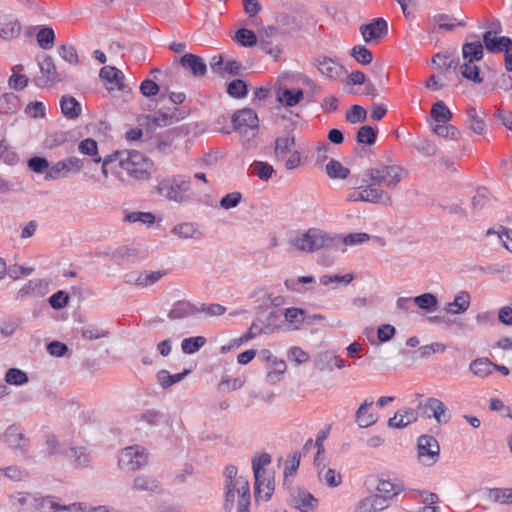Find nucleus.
I'll use <instances>...</instances> for the list:
<instances>
[{
	"instance_id": "f257e3e1",
	"label": "nucleus",
	"mask_w": 512,
	"mask_h": 512,
	"mask_svg": "<svg viewBox=\"0 0 512 512\" xmlns=\"http://www.w3.org/2000/svg\"><path fill=\"white\" fill-rule=\"evenodd\" d=\"M407 175V170L397 164H380L368 168L362 174L363 185L351 189L346 200L373 204L391 202V196L382 187L394 190Z\"/></svg>"
},
{
	"instance_id": "f03ea898",
	"label": "nucleus",
	"mask_w": 512,
	"mask_h": 512,
	"mask_svg": "<svg viewBox=\"0 0 512 512\" xmlns=\"http://www.w3.org/2000/svg\"><path fill=\"white\" fill-rule=\"evenodd\" d=\"M118 165L130 177L137 180L149 179L154 167L153 162L138 151L127 153L125 158L120 159Z\"/></svg>"
},
{
	"instance_id": "7ed1b4c3",
	"label": "nucleus",
	"mask_w": 512,
	"mask_h": 512,
	"mask_svg": "<svg viewBox=\"0 0 512 512\" xmlns=\"http://www.w3.org/2000/svg\"><path fill=\"white\" fill-rule=\"evenodd\" d=\"M191 181L189 177L178 175L162 179L156 189L160 195L175 202H183L187 199Z\"/></svg>"
},
{
	"instance_id": "20e7f679",
	"label": "nucleus",
	"mask_w": 512,
	"mask_h": 512,
	"mask_svg": "<svg viewBox=\"0 0 512 512\" xmlns=\"http://www.w3.org/2000/svg\"><path fill=\"white\" fill-rule=\"evenodd\" d=\"M238 470L235 466H227L224 472L226 478V487H235L238 496V511L249 512L250 506V487L248 481L237 475Z\"/></svg>"
},
{
	"instance_id": "39448f33",
	"label": "nucleus",
	"mask_w": 512,
	"mask_h": 512,
	"mask_svg": "<svg viewBox=\"0 0 512 512\" xmlns=\"http://www.w3.org/2000/svg\"><path fill=\"white\" fill-rule=\"evenodd\" d=\"M148 463V453L142 446L135 445L122 450L119 465L130 471H135Z\"/></svg>"
},
{
	"instance_id": "423d86ee",
	"label": "nucleus",
	"mask_w": 512,
	"mask_h": 512,
	"mask_svg": "<svg viewBox=\"0 0 512 512\" xmlns=\"http://www.w3.org/2000/svg\"><path fill=\"white\" fill-rule=\"evenodd\" d=\"M327 235L321 230L311 228L306 233L296 237L292 244L300 251L313 252L326 245Z\"/></svg>"
},
{
	"instance_id": "0eeeda50",
	"label": "nucleus",
	"mask_w": 512,
	"mask_h": 512,
	"mask_svg": "<svg viewBox=\"0 0 512 512\" xmlns=\"http://www.w3.org/2000/svg\"><path fill=\"white\" fill-rule=\"evenodd\" d=\"M84 166L83 160L77 157H68L56 162L52 165L46 173V180H56L65 178L70 174L78 173Z\"/></svg>"
},
{
	"instance_id": "6e6552de",
	"label": "nucleus",
	"mask_w": 512,
	"mask_h": 512,
	"mask_svg": "<svg viewBox=\"0 0 512 512\" xmlns=\"http://www.w3.org/2000/svg\"><path fill=\"white\" fill-rule=\"evenodd\" d=\"M418 458L424 465L431 466L437 462L440 452L438 441L429 435H422L417 443Z\"/></svg>"
},
{
	"instance_id": "1a4fd4ad",
	"label": "nucleus",
	"mask_w": 512,
	"mask_h": 512,
	"mask_svg": "<svg viewBox=\"0 0 512 512\" xmlns=\"http://www.w3.org/2000/svg\"><path fill=\"white\" fill-rule=\"evenodd\" d=\"M418 408L424 416L434 417L440 424L447 423L450 419L446 406L437 398H428L425 402L419 403Z\"/></svg>"
},
{
	"instance_id": "9d476101",
	"label": "nucleus",
	"mask_w": 512,
	"mask_h": 512,
	"mask_svg": "<svg viewBox=\"0 0 512 512\" xmlns=\"http://www.w3.org/2000/svg\"><path fill=\"white\" fill-rule=\"evenodd\" d=\"M233 127L240 133H246L249 129L258 128V116L250 108H244L236 112L232 117Z\"/></svg>"
},
{
	"instance_id": "9b49d317",
	"label": "nucleus",
	"mask_w": 512,
	"mask_h": 512,
	"mask_svg": "<svg viewBox=\"0 0 512 512\" xmlns=\"http://www.w3.org/2000/svg\"><path fill=\"white\" fill-rule=\"evenodd\" d=\"M40 71L42 73L41 77L36 78V84L38 86H47L49 84H53L55 82L61 81V77L57 72L56 66L52 57L45 56L39 62Z\"/></svg>"
},
{
	"instance_id": "f8f14e48",
	"label": "nucleus",
	"mask_w": 512,
	"mask_h": 512,
	"mask_svg": "<svg viewBox=\"0 0 512 512\" xmlns=\"http://www.w3.org/2000/svg\"><path fill=\"white\" fill-rule=\"evenodd\" d=\"M275 93L277 102L285 107H294L304 99L302 89H289L284 84H278Z\"/></svg>"
},
{
	"instance_id": "ddd939ff",
	"label": "nucleus",
	"mask_w": 512,
	"mask_h": 512,
	"mask_svg": "<svg viewBox=\"0 0 512 512\" xmlns=\"http://www.w3.org/2000/svg\"><path fill=\"white\" fill-rule=\"evenodd\" d=\"M360 30L364 40L371 42L384 37L388 32V25L383 18H377L370 24L361 26Z\"/></svg>"
},
{
	"instance_id": "4468645a",
	"label": "nucleus",
	"mask_w": 512,
	"mask_h": 512,
	"mask_svg": "<svg viewBox=\"0 0 512 512\" xmlns=\"http://www.w3.org/2000/svg\"><path fill=\"white\" fill-rule=\"evenodd\" d=\"M179 63L195 77H202L206 74L207 66L198 55L187 53L179 59Z\"/></svg>"
},
{
	"instance_id": "2eb2a0df",
	"label": "nucleus",
	"mask_w": 512,
	"mask_h": 512,
	"mask_svg": "<svg viewBox=\"0 0 512 512\" xmlns=\"http://www.w3.org/2000/svg\"><path fill=\"white\" fill-rule=\"evenodd\" d=\"M315 65L322 75L331 79H336L343 73V67L333 59L326 56L317 57L315 59Z\"/></svg>"
},
{
	"instance_id": "dca6fc26",
	"label": "nucleus",
	"mask_w": 512,
	"mask_h": 512,
	"mask_svg": "<svg viewBox=\"0 0 512 512\" xmlns=\"http://www.w3.org/2000/svg\"><path fill=\"white\" fill-rule=\"evenodd\" d=\"M417 419L418 412L416 410L412 408H404L397 411L395 415L389 419L388 425L392 428L401 429L416 422Z\"/></svg>"
},
{
	"instance_id": "f3484780",
	"label": "nucleus",
	"mask_w": 512,
	"mask_h": 512,
	"mask_svg": "<svg viewBox=\"0 0 512 512\" xmlns=\"http://www.w3.org/2000/svg\"><path fill=\"white\" fill-rule=\"evenodd\" d=\"M372 405V400H365L356 411V422L361 428L370 427L377 422V414L370 411Z\"/></svg>"
},
{
	"instance_id": "a211bd4d",
	"label": "nucleus",
	"mask_w": 512,
	"mask_h": 512,
	"mask_svg": "<svg viewBox=\"0 0 512 512\" xmlns=\"http://www.w3.org/2000/svg\"><path fill=\"white\" fill-rule=\"evenodd\" d=\"M389 503L377 494L370 495L356 505V512H378L386 509Z\"/></svg>"
},
{
	"instance_id": "6ab92c4d",
	"label": "nucleus",
	"mask_w": 512,
	"mask_h": 512,
	"mask_svg": "<svg viewBox=\"0 0 512 512\" xmlns=\"http://www.w3.org/2000/svg\"><path fill=\"white\" fill-rule=\"evenodd\" d=\"M377 491L381 498H383L386 503H389L391 499L401 493L405 488L403 483L401 482H391L389 480H380L377 485Z\"/></svg>"
},
{
	"instance_id": "aec40b11",
	"label": "nucleus",
	"mask_w": 512,
	"mask_h": 512,
	"mask_svg": "<svg viewBox=\"0 0 512 512\" xmlns=\"http://www.w3.org/2000/svg\"><path fill=\"white\" fill-rule=\"evenodd\" d=\"M36 507L43 512H58L61 510H72L75 512V509L82 510V503H73L69 506H61L53 497H43L36 500Z\"/></svg>"
},
{
	"instance_id": "412c9836",
	"label": "nucleus",
	"mask_w": 512,
	"mask_h": 512,
	"mask_svg": "<svg viewBox=\"0 0 512 512\" xmlns=\"http://www.w3.org/2000/svg\"><path fill=\"white\" fill-rule=\"evenodd\" d=\"M21 33V24L17 19L4 18L0 21V37L3 40L11 41Z\"/></svg>"
},
{
	"instance_id": "4be33fe9",
	"label": "nucleus",
	"mask_w": 512,
	"mask_h": 512,
	"mask_svg": "<svg viewBox=\"0 0 512 512\" xmlns=\"http://www.w3.org/2000/svg\"><path fill=\"white\" fill-rule=\"evenodd\" d=\"M483 42L487 50L491 52L504 51L507 46L512 44L511 39L507 37H499L496 33L491 31H488L483 35Z\"/></svg>"
},
{
	"instance_id": "5701e85b",
	"label": "nucleus",
	"mask_w": 512,
	"mask_h": 512,
	"mask_svg": "<svg viewBox=\"0 0 512 512\" xmlns=\"http://www.w3.org/2000/svg\"><path fill=\"white\" fill-rule=\"evenodd\" d=\"M164 275L165 273L161 271H143L129 275L128 282L137 286H148L159 281Z\"/></svg>"
},
{
	"instance_id": "b1692460",
	"label": "nucleus",
	"mask_w": 512,
	"mask_h": 512,
	"mask_svg": "<svg viewBox=\"0 0 512 512\" xmlns=\"http://www.w3.org/2000/svg\"><path fill=\"white\" fill-rule=\"evenodd\" d=\"M294 506L302 512H315L318 500L309 492L300 491L293 499Z\"/></svg>"
},
{
	"instance_id": "393cba45",
	"label": "nucleus",
	"mask_w": 512,
	"mask_h": 512,
	"mask_svg": "<svg viewBox=\"0 0 512 512\" xmlns=\"http://www.w3.org/2000/svg\"><path fill=\"white\" fill-rule=\"evenodd\" d=\"M198 313V307L188 301L176 302L169 311L170 319H181Z\"/></svg>"
},
{
	"instance_id": "a878e982",
	"label": "nucleus",
	"mask_w": 512,
	"mask_h": 512,
	"mask_svg": "<svg viewBox=\"0 0 512 512\" xmlns=\"http://www.w3.org/2000/svg\"><path fill=\"white\" fill-rule=\"evenodd\" d=\"M411 498L419 499L425 506L420 512H440L439 507L435 506L438 503L439 498L435 493L418 491L411 494Z\"/></svg>"
},
{
	"instance_id": "bb28decb",
	"label": "nucleus",
	"mask_w": 512,
	"mask_h": 512,
	"mask_svg": "<svg viewBox=\"0 0 512 512\" xmlns=\"http://www.w3.org/2000/svg\"><path fill=\"white\" fill-rule=\"evenodd\" d=\"M4 439L9 446L14 448H23L27 442L21 428L16 425L7 428L4 433Z\"/></svg>"
},
{
	"instance_id": "cd10ccee",
	"label": "nucleus",
	"mask_w": 512,
	"mask_h": 512,
	"mask_svg": "<svg viewBox=\"0 0 512 512\" xmlns=\"http://www.w3.org/2000/svg\"><path fill=\"white\" fill-rule=\"evenodd\" d=\"M60 106L63 115L69 119H75L81 114V105L72 96H63Z\"/></svg>"
},
{
	"instance_id": "c85d7f7f",
	"label": "nucleus",
	"mask_w": 512,
	"mask_h": 512,
	"mask_svg": "<svg viewBox=\"0 0 512 512\" xmlns=\"http://www.w3.org/2000/svg\"><path fill=\"white\" fill-rule=\"evenodd\" d=\"M294 144L295 137L290 133L276 138L274 148L276 158L283 159L294 146Z\"/></svg>"
},
{
	"instance_id": "c756f323",
	"label": "nucleus",
	"mask_w": 512,
	"mask_h": 512,
	"mask_svg": "<svg viewBox=\"0 0 512 512\" xmlns=\"http://www.w3.org/2000/svg\"><path fill=\"white\" fill-rule=\"evenodd\" d=\"M133 488L138 491L159 492L160 483L157 479L146 475L137 476L133 482Z\"/></svg>"
},
{
	"instance_id": "7c9ffc66",
	"label": "nucleus",
	"mask_w": 512,
	"mask_h": 512,
	"mask_svg": "<svg viewBox=\"0 0 512 512\" xmlns=\"http://www.w3.org/2000/svg\"><path fill=\"white\" fill-rule=\"evenodd\" d=\"M471 372L480 378H485L493 372V362L488 358H477L470 364Z\"/></svg>"
},
{
	"instance_id": "2f4dec72",
	"label": "nucleus",
	"mask_w": 512,
	"mask_h": 512,
	"mask_svg": "<svg viewBox=\"0 0 512 512\" xmlns=\"http://www.w3.org/2000/svg\"><path fill=\"white\" fill-rule=\"evenodd\" d=\"M464 61L476 62L483 57V45L480 41L465 43L462 47Z\"/></svg>"
},
{
	"instance_id": "473e14b6",
	"label": "nucleus",
	"mask_w": 512,
	"mask_h": 512,
	"mask_svg": "<svg viewBox=\"0 0 512 512\" xmlns=\"http://www.w3.org/2000/svg\"><path fill=\"white\" fill-rule=\"evenodd\" d=\"M325 170L327 175L332 179H346L350 174V169L335 159H331L326 164Z\"/></svg>"
},
{
	"instance_id": "72a5a7b5",
	"label": "nucleus",
	"mask_w": 512,
	"mask_h": 512,
	"mask_svg": "<svg viewBox=\"0 0 512 512\" xmlns=\"http://www.w3.org/2000/svg\"><path fill=\"white\" fill-rule=\"evenodd\" d=\"M274 172L272 165L263 161H254L249 167V173L253 176H257L261 180H268L271 178Z\"/></svg>"
},
{
	"instance_id": "f704fd0d",
	"label": "nucleus",
	"mask_w": 512,
	"mask_h": 512,
	"mask_svg": "<svg viewBox=\"0 0 512 512\" xmlns=\"http://www.w3.org/2000/svg\"><path fill=\"white\" fill-rule=\"evenodd\" d=\"M274 491L271 481H265L262 478L255 479V498L256 500L267 501L270 499Z\"/></svg>"
},
{
	"instance_id": "c9c22d12",
	"label": "nucleus",
	"mask_w": 512,
	"mask_h": 512,
	"mask_svg": "<svg viewBox=\"0 0 512 512\" xmlns=\"http://www.w3.org/2000/svg\"><path fill=\"white\" fill-rule=\"evenodd\" d=\"M467 114V122L469 128L475 132L476 134L482 135L485 132V122L484 120L478 116V113L474 107H469L466 110Z\"/></svg>"
},
{
	"instance_id": "e433bc0d",
	"label": "nucleus",
	"mask_w": 512,
	"mask_h": 512,
	"mask_svg": "<svg viewBox=\"0 0 512 512\" xmlns=\"http://www.w3.org/2000/svg\"><path fill=\"white\" fill-rule=\"evenodd\" d=\"M65 455L77 467L86 466L89 463V455L83 447H71Z\"/></svg>"
},
{
	"instance_id": "4c0bfd02",
	"label": "nucleus",
	"mask_w": 512,
	"mask_h": 512,
	"mask_svg": "<svg viewBox=\"0 0 512 512\" xmlns=\"http://www.w3.org/2000/svg\"><path fill=\"white\" fill-rule=\"evenodd\" d=\"M470 296L467 292L458 294L452 303H449L447 311L452 314H458L468 309Z\"/></svg>"
},
{
	"instance_id": "58836bf2",
	"label": "nucleus",
	"mask_w": 512,
	"mask_h": 512,
	"mask_svg": "<svg viewBox=\"0 0 512 512\" xmlns=\"http://www.w3.org/2000/svg\"><path fill=\"white\" fill-rule=\"evenodd\" d=\"M431 116L436 122H449L452 119V112L443 101H437L431 108Z\"/></svg>"
},
{
	"instance_id": "ea45409f",
	"label": "nucleus",
	"mask_w": 512,
	"mask_h": 512,
	"mask_svg": "<svg viewBox=\"0 0 512 512\" xmlns=\"http://www.w3.org/2000/svg\"><path fill=\"white\" fill-rule=\"evenodd\" d=\"M99 76L102 80L115 85H119L124 78L123 73L113 66H104L101 68Z\"/></svg>"
},
{
	"instance_id": "a19ab883",
	"label": "nucleus",
	"mask_w": 512,
	"mask_h": 512,
	"mask_svg": "<svg viewBox=\"0 0 512 512\" xmlns=\"http://www.w3.org/2000/svg\"><path fill=\"white\" fill-rule=\"evenodd\" d=\"M79 151L82 154H86L93 157L95 163L101 162V156L98 154L97 142L92 138L82 140L78 146Z\"/></svg>"
},
{
	"instance_id": "79ce46f5",
	"label": "nucleus",
	"mask_w": 512,
	"mask_h": 512,
	"mask_svg": "<svg viewBox=\"0 0 512 512\" xmlns=\"http://www.w3.org/2000/svg\"><path fill=\"white\" fill-rule=\"evenodd\" d=\"M38 45L43 49L52 48L55 41L54 30L50 27H42L36 35Z\"/></svg>"
},
{
	"instance_id": "37998d69",
	"label": "nucleus",
	"mask_w": 512,
	"mask_h": 512,
	"mask_svg": "<svg viewBox=\"0 0 512 512\" xmlns=\"http://www.w3.org/2000/svg\"><path fill=\"white\" fill-rule=\"evenodd\" d=\"M206 344V338L203 336H196L185 338L182 341L181 347L184 353L193 354L201 349Z\"/></svg>"
},
{
	"instance_id": "c03bdc74",
	"label": "nucleus",
	"mask_w": 512,
	"mask_h": 512,
	"mask_svg": "<svg viewBox=\"0 0 512 512\" xmlns=\"http://www.w3.org/2000/svg\"><path fill=\"white\" fill-rule=\"evenodd\" d=\"M172 233L178 235L181 238H198L200 236L199 231L192 223H181L173 227Z\"/></svg>"
},
{
	"instance_id": "a18cd8bd",
	"label": "nucleus",
	"mask_w": 512,
	"mask_h": 512,
	"mask_svg": "<svg viewBox=\"0 0 512 512\" xmlns=\"http://www.w3.org/2000/svg\"><path fill=\"white\" fill-rule=\"evenodd\" d=\"M461 74L466 79L472 80L475 83L482 82V79L479 75V68L475 62L464 61V63L461 65Z\"/></svg>"
},
{
	"instance_id": "49530a36",
	"label": "nucleus",
	"mask_w": 512,
	"mask_h": 512,
	"mask_svg": "<svg viewBox=\"0 0 512 512\" xmlns=\"http://www.w3.org/2000/svg\"><path fill=\"white\" fill-rule=\"evenodd\" d=\"M227 93L234 98H244L248 93V88L243 80L236 79L228 84Z\"/></svg>"
},
{
	"instance_id": "de8ad7c7",
	"label": "nucleus",
	"mask_w": 512,
	"mask_h": 512,
	"mask_svg": "<svg viewBox=\"0 0 512 512\" xmlns=\"http://www.w3.org/2000/svg\"><path fill=\"white\" fill-rule=\"evenodd\" d=\"M447 123L448 122H437L433 128L434 133L440 137L456 139L459 135V131L454 126Z\"/></svg>"
},
{
	"instance_id": "09e8293b",
	"label": "nucleus",
	"mask_w": 512,
	"mask_h": 512,
	"mask_svg": "<svg viewBox=\"0 0 512 512\" xmlns=\"http://www.w3.org/2000/svg\"><path fill=\"white\" fill-rule=\"evenodd\" d=\"M377 130L371 126H362L357 132V141L361 144L372 145L375 143Z\"/></svg>"
},
{
	"instance_id": "8fccbe9b",
	"label": "nucleus",
	"mask_w": 512,
	"mask_h": 512,
	"mask_svg": "<svg viewBox=\"0 0 512 512\" xmlns=\"http://www.w3.org/2000/svg\"><path fill=\"white\" fill-rule=\"evenodd\" d=\"M434 19L440 29L453 30L455 27L465 26L464 21H457V19L445 14L437 15Z\"/></svg>"
},
{
	"instance_id": "3c124183",
	"label": "nucleus",
	"mask_w": 512,
	"mask_h": 512,
	"mask_svg": "<svg viewBox=\"0 0 512 512\" xmlns=\"http://www.w3.org/2000/svg\"><path fill=\"white\" fill-rule=\"evenodd\" d=\"M320 479L330 487H337L342 482V476L334 469L322 470L319 472Z\"/></svg>"
},
{
	"instance_id": "603ef678",
	"label": "nucleus",
	"mask_w": 512,
	"mask_h": 512,
	"mask_svg": "<svg viewBox=\"0 0 512 512\" xmlns=\"http://www.w3.org/2000/svg\"><path fill=\"white\" fill-rule=\"evenodd\" d=\"M5 381L12 385H23L28 382L26 373L20 369L10 368L5 375Z\"/></svg>"
},
{
	"instance_id": "864d4df0",
	"label": "nucleus",
	"mask_w": 512,
	"mask_h": 512,
	"mask_svg": "<svg viewBox=\"0 0 512 512\" xmlns=\"http://www.w3.org/2000/svg\"><path fill=\"white\" fill-rule=\"evenodd\" d=\"M301 454L298 451L293 452L285 462L284 477L294 476L300 465Z\"/></svg>"
},
{
	"instance_id": "5fc2aeb1",
	"label": "nucleus",
	"mask_w": 512,
	"mask_h": 512,
	"mask_svg": "<svg viewBox=\"0 0 512 512\" xmlns=\"http://www.w3.org/2000/svg\"><path fill=\"white\" fill-rule=\"evenodd\" d=\"M270 462L271 457L268 454H262L253 459L252 468L256 480H258V478H263L265 474L264 467L268 465Z\"/></svg>"
},
{
	"instance_id": "6e6d98bb",
	"label": "nucleus",
	"mask_w": 512,
	"mask_h": 512,
	"mask_svg": "<svg viewBox=\"0 0 512 512\" xmlns=\"http://www.w3.org/2000/svg\"><path fill=\"white\" fill-rule=\"evenodd\" d=\"M183 376H184V373H177V374L171 375V374H169L168 371L161 370L157 374V379H158L159 384L163 388H168L171 385H173L174 383H177L180 380H182Z\"/></svg>"
},
{
	"instance_id": "4d7b16f0",
	"label": "nucleus",
	"mask_w": 512,
	"mask_h": 512,
	"mask_svg": "<svg viewBox=\"0 0 512 512\" xmlns=\"http://www.w3.org/2000/svg\"><path fill=\"white\" fill-rule=\"evenodd\" d=\"M59 55L63 60L72 65H76L79 62L78 53L73 45H61L59 47Z\"/></svg>"
},
{
	"instance_id": "13d9d810",
	"label": "nucleus",
	"mask_w": 512,
	"mask_h": 512,
	"mask_svg": "<svg viewBox=\"0 0 512 512\" xmlns=\"http://www.w3.org/2000/svg\"><path fill=\"white\" fill-rule=\"evenodd\" d=\"M285 320L294 325V328H298V325L304 321V311L299 308H288L284 313Z\"/></svg>"
},
{
	"instance_id": "bf43d9fd",
	"label": "nucleus",
	"mask_w": 512,
	"mask_h": 512,
	"mask_svg": "<svg viewBox=\"0 0 512 512\" xmlns=\"http://www.w3.org/2000/svg\"><path fill=\"white\" fill-rule=\"evenodd\" d=\"M236 39L243 46L247 47L254 46L257 43L256 34L253 31L245 28H242L237 31Z\"/></svg>"
},
{
	"instance_id": "052dcab7",
	"label": "nucleus",
	"mask_w": 512,
	"mask_h": 512,
	"mask_svg": "<svg viewBox=\"0 0 512 512\" xmlns=\"http://www.w3.org/2000/svg\"><path fill=\"white\" fill-rule=\"evenodd\" d=\"M352 56L361 64H369L372 61V52L365 46L357 45L352 49Z\"/></svg>"
},
{
	"instance_id": "680f3d73",
	"label": "nucleus",
	"mask_w": 512,
	"mask_h": 512,
	"mask_svg": "<svg viewBox=\"0 0 512 512\" xmlns=\"http://www.w3.org/2000/svg\"><path fill=\"white\" fill-rule=\"evenodd\" d=\"M413 302L424 310H432L437 305L436 297L430 293H425L415 297Z\"/></svg>"
},
{
	"instance_id": "e2e57ef3",
	"label": "nucleus",
	"mask_w": 512,
	"mask_h": 512,
	"mask_svg": "<svg viewBox=\"0 0 512 512\" xmlns=\"http://www.w3.org/2000/svg\"><path fill=\"white\" fill-rule=\"evenodd\" d=\"M366 110L359 105H354L346 114V120L352 124L363 122L366 119Z\"/></svg>"
},
{
	"instance_id": "0e129e2a",
	"label": "nucleus",
	"mask_w": 512,
	"mask_h": 512,
	"mask_svg": "<svg viewBox=\"0 0 512 512\" xmlns=\"http://www.w3.org/2000/svg\"><path fill=\"white\" fill-rule=\"evenodd\" d=\"M16 69L21 70L22 66L17 65L13 68V74L9 79V85L13 89L21 90L27 86L28 78L25 75L18 74Z\"/></svg>"
},
{
	"instance_id": "69168bd1",
	"label": "nucleus",
	"mask_w": 512,
	"mask_h": 512,
	"mask_svg": "<svg viewBox=\"0 0 512 512\" xmlns=\"http://www.w3.org/2000/svg\"><path fill=\"white\" fill-rule=\"evenodd\" d=\"M226 312V308L218 303L201 304L198 307V313H204L208 316H220Z\"/></svg>"
},
{
	"instance_id": "338daca9",
	"label": "nucleus",
	"mask_w": 512,
	"mask_h": 512,
	"mask_svg": "<svg viewBox=\"0 0 512 512\" xmlns=\"http://www.w3.org/2000/svg\"><path fill=\"white\" fill-rule=\"evenodd\" d=\"M242 195L240 192H232L225 195L221 201L220 205L224 209H230L236 207L241 201Z\"/></svg>"
},
{
	"instance_id": "774afa93",
	"label": "nucleus",
	"mask_w": 512,
	"mask_h": 512,
	"mask_svg": "<svg viewBox=\"0 0 512 512\" xmlns=\"http://www.w3.org/2000/svg\"><path fill=\"white\" fill-rule=\"evenodd\" d=\"M159 90V85L150 79H146L140 84V92L145 97L155 96L158 94Z\"/></svg>"
}]
</instances>
